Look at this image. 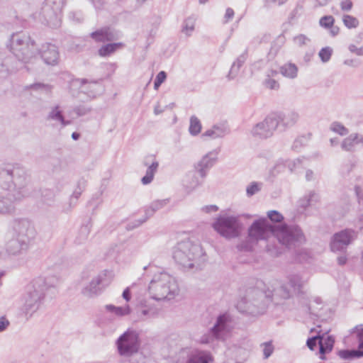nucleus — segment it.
Masks as SVG:
<instances>
[{
	"label": "nucleus",
	"instance_id": "8fccbe9b",
	"mask_svg": "<svg viewBox=\"0 0 363 363\" xmlns=\"http://www.w3.org/2000/svg\"><path fill=\"white\" fill-rule=\"evenodd\" d=\"M342 21L345 27L349 29L356 28L359 26V20L352 16L345 14L342 16Z\"/></svg>",
	"mask_w": 363,
	"mask_h": 363
},
{
	"label": "nucleus",
	"instance_id": "c85d7f7f",
	"mask_svg": "<svg viewBox=\"0 0 363 363\" xmlns=\"http://www.w3.org/2000/svg\"><path fill=\"white\" fill-rule=\"evenodd\" d=\"M247 58V50L240 55L233 62L228 74L227 76L229 80L234 79L239 74L240 67L244 65Z\"/></svg>",
	"mask_w": 363,
	"mask_h": 363
},
{
	"label": "nucleus",
	"instance_id": "9d476101",
	"mask_svg": "<svg viewBox=\"0 0 363 363\" xmlns=\"http://www.w3.org/2000/svg\"><path fill=\"white\" fill-rule=\"evenodd\" d=\"M13 231L14 236L20 240L23 245L28 243L30 245L37 235V230L33 223L28 218H16L13 221Z\"/></svg>",
	"mask_w": 363,
	"mask_h": 363
},
{
	"label": "nucleus",
	"instance_id": "13d9d810",
	"mask_svg": "<svg viewBox=\"0 0 363 363\" xmlns=\"http://www.w3.org/2000/svg\"><path fill=\"white\" fill-rule=\"evenodd\" d=\"M167 74L164 71H160L156 76L154 82V89L157 90L161 84L165 81Z\"/></svg>",
	"mask_w": 363,
	"mask_h": 363
},
{
	"label": "nucleus",
	"instance_id": "09e8293b",
	"mask_svg": "<svg viewBox=\"0 0 363 363\" xmlns=\"http://www.w3.org/2000/svg\"><path fill=\"white\" fill-rule=\"evenodd\" d=\"M330 129L333 132L337 133L341 136L347 135L349 133V130L342 123L337 121L331 123Z\"/></svg>",
	"mask_w": 363,
	"mask_h": 363
},
{
	"label": "nucleus",
	"instance_id": "de8ad7c7",
	"mask_svg": "<svg viewBox=\"0 0 363 363\" xmlns=\"http://www.w3.org/2000/svg\"><path fill=\"white\" fill-rule=\"evenodd\" d=\"M263 186L262 182H252L246 188V195L247 197H251L261 191Z\"/></svg>",
	"mask_w": 363,
	"mask_h": 363
},
{
	"label": "nucleus",
	"instance_id": "6e6552de",
	"mask_svg": "<svg viewBox=\"0 0 363 363\" xmlns=\"http://www.w3.org/2000/svg\"><path fill=\"white\" fill-rule=\"evenodd\" d=\"M213 227L222 237L232 239L240 236L242 224L238 216H220L213 223Z\"/></svg>",
	"mask_w": 363,
	"mask_h": 363
},
{
	"label": "nucleus",
	"instance_id": "e433bc0d",
	"mask_svg": "<svg viewBox=\"0 0 363 363\" xmlns=\"http://www.w3.org/2000/svg\"><path fill=\"white\" fill-rule=\"evenodd\" d=\"M278 74V72L274 69H269L266 73V79L264 81V85L265 87L272 89L277 90L279 88V82L274 79Z\"/></svg>",
	"mask_w": 363,
	"mask_h": 363
},
{
	"label": "nucleus",
	"instance_id": "f257e3e1",
	"mask_svg": "<svg viewBox=\"0 0 363 363\" xmlns=\"http://www.w3.org/2000/svg\"><path fill=\"white\" fill-rule=\"evenodd\" d=\"M270 235L277 240L278 244L269 241L266 250L271 255L275 257L281 253L279 245L291 249L306 241L305 235L298 225L287 224L274 225L270 224L267 218H262L255 220L251 224L247 231L248 240L240 244L238 248L245 251H251L252 245L250 242L257 243L261 240H268Z\"/></svg>",
	"mask_w": 363,
	"mask_h": 363
},
{
	"label": "nucleus",
	"instance_id": "423d86ee",
	"mask_svg": "<svg viewBox=\"0 0 363 363\" xmlns=\"http://www.w3.org/2000/svg\"><path fill=\"white\" fill-rule=\"evenodd\" d=\"M148 289L152 298L155 300H170L179 292L175 278L163 271H158L154 274Z\"/></svg>",
	"mask_w": 363,
	"mask_h": 363
},
{
	"label": "nucleus",
	"instance_id": "bf43d9fd",
	"mask_svg": "<svg viewBox=\"0 0 363 363\" xmlns=\"http://www.w3.org/2000/svg\"><path fill=\"white\" fill-rule=\"evenodd\" d=\"M89 234V228L87 225H83L81 227L79 230V235L80 237L77 238V242L78 243H82L84 240H86L88 238V235Z\"/></svg>",
	"mask_w": 363,
	"mask_h": 363
},
{
	"label": "nucleus",
	"instance_id": "c756f323",
	"mask_svg": "<svg viewBox=\"0 0 363 363\" xmlns=\"http://www.w3.org/2000/svg\"><path fill=\"white\" fill-rule=\"evenodd\" d=\"M203 179L200 177L199 173L195 170L188 172L184 178V182L187 189L193 190L201 185Z\"/></svg>",
	"mask_w": 363,
	"mask_h": 363
},
{
	"label": "nucleus",
	"instance_id": "b1692460",
	"mask_svg": "<svg viewBox=\"0 0 363 363\" xmlns=\"http://www.w3.org/2000/svg\"><path fill=\"white\" fill-rule=\"evenodd\" d=\"M335 343V339L333 336L328 335V331L320 334L318 337L320 358L325 359V354L332 351Z\"/></svg>",
	"mask_w": 363,
	"mask_h": 363
},
{
	"label": "nucleus",
	"instance_id": "c03bdc74",
	"mask_svg": "<svg viewBox=\"0 0 363 363\" xmlns=\"http://www.w3.org/2000/svg\"><path fill=\"white\" fill-rule=\"evenodd\" d=\"M196 18L194 16H190L186 18L182 25V31L187 36H190L194 30Z\"/></svg>",
	"mask_w": 363,
	"mask_h": 363
},
{
	"label": "nucleus",
	"instance_id": "a211bd4d",
	"mask_svg": "<svg viewBox=\"0 0 363 363\" xmlns=\"http://www.w3.org/2000/svg\"><path fill=\"white\" fill-rule=\"evenodd\" d=\"M218 150L209 152L194 166L201 178L204 179L208 172L215 165L218 160Z\"/></svg>",
	"mask_w": 363,
	"mask_h": 363
},
{
	"label": "nucleus",
	"instance_id": "ea45409f",
	"mask_svg": "<svg viewBox=\"0 0 363 363\" xmlns=\"http://www.w3.org/2000/svg\"><path fill=\"white\" fill-rule=\"evenodd\" d=\"M338 356L343 359H353L363 357V350H342L338 351Z\"/></svg>",
	"mask_w": 363,
	"mask_h": 363
},
{
	"label": "nucleus",
	"instance_id": "f704fd0d",
	"mask_svg": "<svg viewBox=\"0 0 363 363\" xmlns=\"http://www.w3.org/2000/svg\"><path fill=\"white\" fill-rule=\"evenodd\" d=\"M226 132L227 129L224 125H214L211 129L205 131L202 136L216 139L223 137L226 134Z\"/></svg>",
	"mask_w": 363,
	"mask_h": 363
},
{
	"label": "nucleus",
	"instance_id": "680f3d73",
	"mask_svg": "<svg viewBox=\"0 0 363 363\" xmlns=\"http://www.w3.org/2000/svg\"><path fill=\"white\" fill-rule=\"evenodd\" d=\"M318 337H320V332L317 335L309 337L306 341V345L311 350H313L316 347L317 342H318Z\"/></svg>",
	"mask_w": 363,
	"mask_h": 363
},
{
	"label": "nucleus",
	"instance_id": "2eb2a0df",
	"mask_svg": "<svg viewBox=\"0 0 363 363\" xmlns=\"http://www.w3.org/2000/svg\"><path fill=\"white\" fill-rule=\"evenodd\" d=\"M25 67L13 55L0 54V74L3 77L13 74Z\"/></svg>",
	"mask_w": 363,
	"mask_h": 363
},
{
	"label": "nucleus",
	"instance_id": "f03ea898",
	"mask_svg": "<svg viewBox=\"0 0 363 363\" xmlns=\"http://www.w3.org/2000/svg\"><path fill=\"white\" fill-rule=\"evenodd\" d=\"M0 186L9 191L0 194V215L13 214L16 203L31 194L27 170L18 163L9 164L0 169Z\"/></svg>",
	"mask_w": 363,
	"mask_h": 363
},
{
	"label": "nucleus",
	"instance_id": "aec40b11",
	"mask_svg": "<svg viewBox=\"0 0 363 363\" xmlns=\"http://www.w3.org/2000/svg\"><path fill=\"white\" fill-rule=\"evenodd\" d=\"M89 36L96 43L112 42L119 38L118 34L108 27L101 28L91 32Z\"/></svg>",
	"mask_w": 363,
	"mask_h": 363
},
{
	"label": "nucleus",
	"instance_id": "39448f33",
	"mask_svg": "<svg viewBox=\"0 0 363 363\" xmlns=\"http://www.w3.org/2000/svg\"><path fill=\"white\" fill-rule=\"evenodd\" d=\"M9 49L24 66L37 57V45L30 35L25 32H18L11 35Z\"/></svg>",
	"mask_w": 363,
	"mask_h": 363
},
{
	"label": "nucleus",
	"instance_id": "6ab92c4d",
	"mask_svg": "<svg viewBox=\"0 0 363 363\" xmlns=\"http://www.w3.org/2000/svg\"><path fill=\"white\" fill-rule=\"evenodd\" d=\"M272 114L275 121H277V128H280L281 130L294 125L299 118L298 113L295 111L274 112Z\"/></svg>",
	"mask_w": 363,
	"mask_h": 363
},
{
	"label": "nucleus",
	"instance_id": "f8f14e48",
	"mask_svg": "<svg viewBox=\"0 0 363 363\" xmlns=\"http://www.w3.org/2000/svg\"><path fill=\"white\" fill-rule=\"evenodd\" d=\"M277 129V121L272 113L269 114L262 121L255 125L250 133L252 137L257 139H267L271 138Z\"/></svg>",
	"mask_w": 363,
	"mask_h": 363
},
{
	"label": "nucleus",
	"instance_id": "9b49d317",
	"mask_svg": "<svg viewBox=\"0 0 363 363\" xmlns=\"http://www.w3.org/2000/svg\"><path fill=\"white\" fill-rule=\"evenodd\" d=\"M357 237V233L350 228L335 233L330 239V247L333 252H345Z\"/></svg>",
	"mask_w": 363,
	"mask_h": 363
},
{
	"label": "nucleus",
	"instance_id": "7c9ffc66",
	"mask_svg": "<svg viewBox=\"0 0 363 363\" xmlns=\"http://www.w3.org/2000/svg\"><path fill=\"white\" fill-rule=\"evenodd\" d=\"M335 18L333 16H324L319 20V25L320 27L324 28L329 30L331 36L335 37L339 33V28L334 26Z\"/></svg>",
	"mask_w": 363,
	"mask_h": 363
},
{
	"label": "nucleus",
	"instance_id": "dca6fc26",
	"mask_svg": "<svg viewBox=\"0 0 363 363\" xmlns=\"http://www.w3.org/2000/svg\"><path fill=\"white\" fill-rule=\"evenodd\" d=\"M38 55H40L41 59L46 65L55 66L59 62V50L54 44L50 43L43 44L40 48H38Z\"/></svg>",
	"mask_w": 363,
	"mask_h": 363
},
{
	"label": "nucleus",
	"instance_id": "4c0bfd02",
	"mask_svg": "<svg viewBox=\"0 0 363 363\" xmlns=\"http://www.w3.org/2000/svg\"><path fill=\"white\" fill-rule=\"evenodd\" d=\"M280 73L289 79H295L298 75V67L294 63H286L280 67Z\"/></svg>",
	"mask_w": 363,
	"mask_h": 363
},
{
	"label": "nucleus",
	"instance_id": "412c9836",
	"mask_svg": "<svg viewBox=\"0 0 363 363\" xmlns=\"http://www.w3.org/2000/svg\"><path fill=\"white\" fill-rule=\"evenodd\" d=\"M267 306V303H262L259 307L255 301L248 302L246 298H242L236 305L237 309L241 313L257 315L264 313Z\"/></svg>",
	"mask_w": 363,
	"mask_h": 363
},
{
	"label": "nucleus",
	"instance_id": "3c124183",
	"mask_svg": "<svg viewBox=\"0 0 363 363\" xmlns=\"http://www.w3.org/2000/svg\"><path fill=\"white\" fill-rule=\"evenodd\" d=\"M333 52V49L327 46L320 49L318 52V56L322 62L326 63L330 60Z\"/></svg>",
	"mask_w": 363,
	"mask_h": 363
},
{
	"label": "nucleus",
	"instance_id": "5701e85b",
	"mask_svg": "<svg viewBox=\"0 0 363 363\" xmlns=\"http://www.w3.org/2000/svg\"><path fill=\"white\" fill-rule=\"evenodd\" d=\"M359 145L363 146V135L353 133L342 140L341 148L347 152H354L356 146Z\"/></svg>",
	"mask_w": 363,
	"mask_h": 363
},
{
	"label": "nucleus",
	"instance_id": "0eeeda50",
	"mask_svg": "<svg viewBox=\"0 0 363 363\" xmlns=\"http://www.w3.org/2000/svg\"><path fill=\"white\" fill-rule=\"evenodd\" d=\"M288 281L287 284H282L278 290L273 289L265 291L262 295L265 297L266 302L272 301L274 293L284 299L291 298L293 294H297L300 298H303L304 292L302 291L303 281L301 277L298 274H291L288 277Z\"/></svg>",
	"mask_w": 363,
	"mask_h": 363
},
{
	"label": "nucleus",
	"instance_id": "72a5a7b5",
	"mask_svg": "<svg viewBox=\"0 0 363 363\" xmlns=\"http://www.w3.org/2000/svg\"><path fill=\"white\" fill-rule=\"evenodd\" d=\"M220 340H224V338L218 332L213 330L212 327L201 337L200 342L203 345L213 346L216 341Z\"/></svg>",
	"mask_w": 363,
	"mask_h": 363
},
{
	"label": "nucleus",
	"instance_id": "f3484780",
	"mask_svg": "<svg viewBox=\"0 0 363 363\" xmlns=\"http://www.w3.org/2000/svg\"><path fill=\"white\" fill-rule=\"evenodd\" d=\"M72 85L79 86V91L90 99L95 98L101 91V86L97 81L89 82L85 79H77L73 80Z\"/></svg>",
	"mask_w": 363,
	"mask_h": 363
},
{
	"label": "nucleus",
	"instance_id": "e2e57ef3",
	"mask_svg": "<svg viewBox=\"0 0 363 363\" xmlns=\"http://www.w3.org/2000/svg\"><path fill=\"white\" fill-rule=\"evenodd\" d=\"M69 18L76 23H81L83 21V15L80 11H72L69 13Z\"/></svg>",
	"mask_w": 363,
	"mask_h": 363
},
{
	"label": "nucleus",
	"instance_id": "7ed1b4c3",
	"mask_svg": "<svg viewBox=\"0 0 363 363\" xmlns=\"http://www.w3.org/2000/svg\"><path fill=\"white\" fill-rule=\"evenodd\" d=\"M205 253L198 242L188 239L177 243L174 248L173 258L184 269H193L205 261Z\"/></svg>",
	"mask_w": 363,
	"mask_h": 363
},
{
	"label": "nucleus",
	"instance_id": "0e129e2a",
	"mask_svg": "<svg viewBox=\"0 0 363 363\" xmlns=\"http://www.w3.org/2000/svg\"><path fill=\"white\" fill-rule=\"evenodd\" d=\"M354 165L352 163H347L343 165L341 168L342 174L345 177L348 175L354 169Z\"/></svg>",
	"mask_w": 363,
	"mask_h": 363
},
{
	"label": "nucleus",
	"instance_id": "79ce46f5",
	"mask_svg": "<svg viewBox=\"0 0 363 363\" xmlns=\"http://www.w3.org/2000/svg\"><path fill=\"white\" fill-rule=\"evenodd\" d=\"M319 200V196L315 191H310L308 195H306L300 201V206L306 208L308 206L317 203Z\"/></svg>",
	"mask_w": 363,
	"mask_h": 363
},
{
	"label": "nucleus",
	"instance_id": "052dcab7",
	"mask_svg": "<svg viewBox=\"0 0 363 363\" xmlns=\"http://www.w3.org/2000/svg\"><path fill=\"white\" fill-rule=\"evenodd\" d=\"M91 111V108L84 105H80L76 106L74 108V112L77 116H84L88 114Z\"/></svg>",
	"mask_w": 363,
	"mask_h": 363
},
{
	"label": "nucleus",
	"instance_id": "69168bd1",
	"mask_svg": "<svg viewBox=\"0 0 363 363\" xmlns=\"http://www.w3.org/2000/svg\"><path fill=\"white\" fill-rule=\"evenodd\" d=\"M352 6L353 4L351 0H343L340 3V8L344 11H350Z\"/></svg>",
	"mask_w": 363,
	"mask_h": 363
},
{
	"label": "nucleus",
	"instance_id": "a878e982",
	"mask_svg": "<svg viewBox=\"0 0 363 363\" xmlns=\"http://www.w3.org/2000/svg\"><path fill=\"white\" fill-rule=\"evenodd\" d=\"M167 202L168 200L167 199L157 200L152 202L149 206H147L145 208V217L143 219L138 220V223L135 225L133 226V228L138 227L143 224V223H145L149 218L152 216L153 214L157 211L164 207L167 205Z\"/></svg>",
	"mask_w": 363,
	"mask_h": 363
},
{
	"label": "nucleus",
	"instance_id": "338daca9",
	"mask_svg": "<svg viewBox=\"0 0 363 363\" xmlns=\"http://www.w3.org/2000/svg\"><path fill=\"white\" fill-rule=\"evenodd\" d=\"M349 50L358 56H363V47L357 48L356 45L351 44L348 47Z\"/></svg>",
	"mask_w": 363,
	"mask_h": 363
},
{
	"label": "nucleus",
	"instance_id": "ddd939ff",
	"mask_svg": "<svg viewBox=\"0 0 363 363\" xmlns=\"http://www.w3.org/2000/svg\"><path fill=\"white\" fill-rule=\"evenodd\" d=\"M109 281L106 278V273L101 272L94 277L88 285L82 289V294L88 298L99 295L104 288L108 286Z\"/></svg>",
	"mask_w": 363,
	"mask_h": 363
},
{
	"label": "nucleus",
	"instance_id": "473e14b6",
	"mask_svg": "<svg viewBox=\"0 0 363 363\" xmlns=\"http://www.w3.org/2000/svg\"><path fill=\"white\" fill-rule=\"evenodd\" d=\"M47 119L49 121H57L63 127L67 126L71 123L70 121L65 120L62 113V111L60 109L59 105H56L52 108L47 116Z\"/></svg>",
	"mask_w": 363,
	"mask_h": 363
},
{
	"label": "nucleus",
	"instance_id": "a18cd8bd",
	"mask_svg": "<svg viewBox=\"0 0 363 363\" xmlns=\"http://www.w3.org/2000/svg\"><path fill=\"white\" fill-rule=\"evenodd\" d=\"M201 130V123L199 119L195 116H192L190 118V125L189 128V133L191 135H197Z\"/></svg>",
	"mask_w": 363,
	"mask_h": 363
},
{
	"label": "nucleus",
	"instance_id": "774afa93",
	"mask_svg": "<svg viewBox=\"0 0 363 363\" xmlns=\"http://www.w3.org/2000/svg\"><path fill=\"white\" fill-rule=\"evenodd\" d=\"M235 12L232 8H227L224 16V23H228L234 16Z\"/></svg>",
	"mask_w": 363,
	"mask_h": 363
},
{
	"label": "nucleus",
	"instance_id": "4d7b16f0",
	"mask_svg": "<svg viewBox=\"0 0 363 363\" xmlns=\"http://www.w3.org/2000/svg\"><path fill=\"white\" fill-rule=\"evenodd\" d=\"M267 217L273 223H281L284 218L281 213L275 210L268 211Z\"/></svg>",
	"mask_w": 363,
	"mask_h": 363
},
{
	"label": "nucleus",
	"instance_id": "49530a36",
	"mask_svg": "<svg viewBox=\"0 0 363 363\" xmlns=\"http://www.w3.org/2000/svg\"><path fill=\"white\" fill-rule=\"evenodd\" d=\"M354 189L358 203L359 204H363V177H359L356 179Z\"/></svg>",
	"mask_w": 363,
	"mask_h": 363
},
{
	"label": "nucleus",
	"instance_id": "2f4dec72",
	"mask_svg": "<svg viewBox=\"0 0 363 363\" xmlns=\"http://www.w3.org/2000/svg\"><path fill=\"white\" fill-rule=\"evenodd\" d=\"M123 47L124 44L123 43H107L103 45L98 50V55L101 57H108Z\"/></svg>",
	"mask_w": 363,
	"mask_h": 363
},
{
	"label": "nucleus",
	"instance_id": "a19ab883",
	"mask_svg": "<svg viewBox=\"0 0 363 363\" xmlns=\"http://www.w3.org/2000/svg\"><path fill=\"white\" fill-rule=\"evenodd\" d=\"M83 190L84 188L81 186V182H79L78 183L77 188L74 191L72 195L71 196L69 202L67 204H65V206L62 207V211L63 212L68 213L72 210V208L76 205V203H73V200H77L82 194Z\"/></svg>",
	"mask_w": 363,
	"mask_h": 363
},
{
	"label": "nucleus",
	"instance_id": "cd10ccee",
	"mask_svg": "<svg viewBox=\"0 0 363 363\" xmlns=\"http://www.w3.org/2000/svg\"><path fill=\"white\" fill-rule=\"evenodd\" d=\"M213 357L209 351L196 350L190 354L186 363H210Z\"/></svg>",
	"mask_w": 363,
	"mask_h": 363
},
{
	"label": "nucleus",
	"instance_id": "c9c22d12",
	"mask_svg": "<svg viewBox=\"0 0 363 363\" xmlns=\"http://www.w3.org/2000/svg\"><path fill=\"white\" fill-rule=\"evenodd\" d=\"M285 170L286 165L284 164V160L280 159L277 160L274 167L269 169L267 180L273 182L277 177L284 173Z\"/></svg>",
	"mask_w": 363,
	"mask_h": 363
},
{
	"label": "nucleus",
	"instance_id": "4be33fe9",
	"mask_svg": "<svg viewBox=\"0 0 363 363\" xmlns=\"http://www.w3.org/2000/svg\"><path fill=\"white\" fill-rule=\"evenodd\" d=\"M231 323L232 317L229 313H221L217 317L213 330L218 332L224 338L225 335L230 331Z\"/></svg>",
	"mask_w": 363,
	"mask_h": 363
},
{
	"label": "nucleus",
	"instance_id": "864d4df0",
	"mask_svg": "<svg viewBox=\"0 0 363 363\" xmlns=\"http://www.w3.org/2000/svg\"><path fill=\"white\" fill-rule=\"evenodd\" d=\"M286 169L287 168L290 172H293L297 167H298L302 162V160L297 158L296 160H284Z\"/></svg>",
	"mask_w": 363,
	"mask_h": 363
},
{
	"label": "nucleus",
	"instance_id": "bb28decb",
	"mask_svg": "<svg viewBox=\"0 0 363 363\" xmlns=\"http://www.w3.org/2000/svg\"><path fill=\"white\" fill-rule=\"evenodd\" d=\"M152 157H149L145 158L144 161V165L147 167L146 170L145 175L142 178L141 182L144 185L149 184L153 180L155 174L156 173L157 168L159 167V163L155 159L152 161H150V159Z\"/></svg>",
	"mask_w": 363,
	"mask_h": 363
},
{
	"label": "nucleus",
	"instance_id": "1a4fd4ad",
	"mask_svg": "<svg viewBox=\"0 0 363 363\" xmlns=\"http://www.w3.org/2000/svg\"><path fill=\"white\" fill-rule=\"evenodd\" d=\"M139 333L133 329H128L116 341L118 353L125 357L137 354L140 347Z\"/></svg>",
	"mask_w": 363,
	"mask_h": 363
},
{
	"label": "nucleus",
	"instance_id": "20e7f679",
	"mask_svg": "<svg viewBox=\"0 0 363 363\" xmlns=\"http://www.w3.org/2000/svg\"><path fill=\"white\" fill-rule=\"evenodd\" d=\"M51 286L47 279L39 277L26 286L22 306V311L26 315L30 317L39 309L44 299L45 291Z\"/></svg>",
	"mask_w": 363,
	"mask_h": 363
},
{
	"label": "nucleus",
	"instance_id": "6e6d98bb",
	"mask_svg": "<svg viewBox=\"0 0 363 363\" xmlns=\"http://www.w3.org/2000/svg\"><path fill=\"white\" fill-rule=\"evenodd\" d=\"M293 41L296 45L302 47L310 43L311 40L306 35L299 34L294 37Z\"/></svg>",
	"mask_w": 363,
	"mask_h": 363
},
{
	"label": "nucleus",
	"instance_id": "5fc2aeb1",
	"mask_svg": "<svg viewBox=\"0 0 363 363\" xmlns=\"http://www.w3.org/2000/svg\"><path fill=\"white\" fill-rule=\"evenodd\" d=\"M261 347L263 348L264 359H268L272 354L274 350L272 342H265L261 344Z\"/></svg>",
	"mask_w": 363,
	"mask_h": 363
},
{
	"label": "nucleus",
	"instance_id": "603ef678",
	"mask_svg": "<svg viewBox=\"0 0 363 363\" xmlns=\"http://www.w3.org/2000/svg\"><path fill=\"white\" fill-rule=\"evenodd\" d=\"M55 197V194L51 190L46 189L42 193L43 202L47 206H51L54 204Z\"/></svg>",
	"mask_w": 363,
	"mask_h": 363
},
{
	"label": "nucleus",
	"instance_id": "37998d69",
	"mask_svg": "<svg viewBox=\"0 0 363 363\" xmlns=\"http://www.w3.org/2000/svg\"><path fill=\"white\" fill-rule=\"evenodd\" d=\"M52 86L48 84L44 83H34L26 86V89H30L33 91H38L40 93L48 94L52 91Z\"/></svg>",
	"mask_w": 363,
	"mask_h": 363
},
{
	"label": "nucleus",
	"instance_id": "393cba45",
	"mask_svg": "<svg viewBox=\"0 0 363 363\" xmlns=\"http://www.w3.org/2000/svg\"><path fill=\"white\" fill-rule=\"evenodd\" d=\"M30 247V245L26 243L23 245L21 240L13 235V238L6 243V250L12 255H18L26 252Z\"/></svg>",
	"mask_w": 363,
	"mask_h": 363
},
{
	"label": "nucleus",
	"instance_id": "4468645a",
	"mask_svg": "<svg viewBox=\"0 0 363 363\" xmlns=\"http://www.w3.org/2000/svg\"><path fill=\"white\" fill-rule=\"evenodd\" d=\"M65 4V0H45L40 14L47 23L57 20Z\"/></svg>",
	"mask_w": 363,
	"mask_h": 363
},
{
	"label": "nucleus",
	"instance_id": "58836bf2",
	"mask_svg": "<svg viewBox=\"0 0 363 363\" xmlns=\"http://www.w3.org/2000/svg\"><path fill=\"white\" fill-rule=\"evenodd\" d=\"M105 308L108 312H110L118 317H123L130 313V308L128 305L124 306H116L112 304H107Z\"/></svg>",
	"mask_w": 363,
	"mask_h": 363
}]
</instances>
